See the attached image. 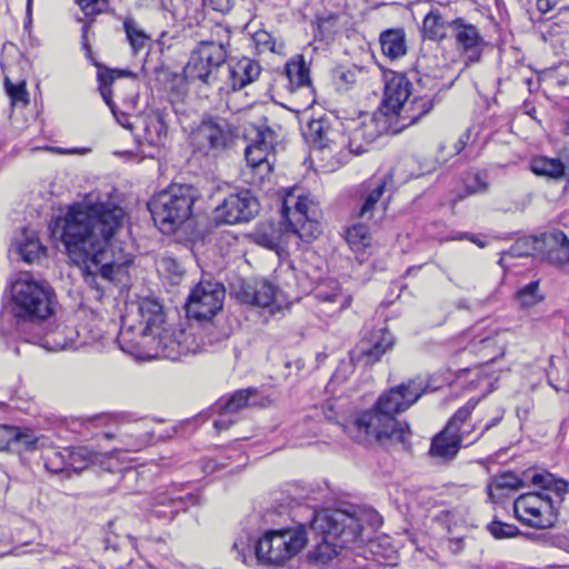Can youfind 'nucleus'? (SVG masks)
Here are the masks:
<instances>
[{
	"label": "nucleus",
	"instance_id": "nucleus-1",
	"mask_svg": "<svg viewBox=\"0 0 569 569\" xmlns=\"http://www.w3.org/2000/svg\"><path fill=\"white\" fill-rule=\"evenodd\" d=\"M123 220V209L114 203L77 202L50 224L52 237L61 241L70 260L82 267L84 281L98 291H103L98 277L112 279L117 262L111 241Z\"/></svg>",
	"mask_w": 569,
	"mask_h": 569
},
{
	"label": "nucleus",
	"instance_id": "nucleus-2",
	"mask_svg": "<svg viewBox=\"0 0 569 569\" xmlns=\"http://www.w3.org/2000/svg\"><path fill=\"white\" fill-rule=\"evenodd\" d=\"M427 390L428 383L422 378H412L381 393L372 408L337 423L348 437L365 447L390 441L407 448L411 436L409 425L396 416L413 406Z\"/></svg>",
	"mask_w": 569,
	"mask_h": 569
},
{
	"label": "nucleus",
	"instance_id": "nucleus-3",
	"mask_svg": "<svg viewBox=\"0 0 569 569\" xmlns=\"http://www.w3.org/2000/svg\"><path fill=\"white\" fill-rule=\"evenodd\" d=\"M57 295L46 281L20 277L10 286L0 308V335L6 339L39 341L50 323Z\"/></svg>",
	"mask_w": 569,
	"mask_h": 569
},
{
	"label": "nucleus",
	"instance_id": "nucleus-4",
	"mask_svg": "<svg viewBox=\"0 0 569 569\" xmlns=\"http://www.w3.org/2000/svg\"><path fill=\"white\" fill-rule=\"evenodd\" d=\"M310 527L322 537V541L309 551L310 563L327 565L338 558L341 569H378L375 560L352 557L347 545L362 541V523L356 511L326 509L315 512Z\"/></svg>",
	"mask_w": 569,
	"mask_h": 569
},
{
	"label": "nucleus",
	"instance_id": "nucleus-5",
	"mask_svg": "<svg viewBox=\"0 0 569 569\" xmlns=\"http://www.w3.org/2000/svg\"><path fill=\"white\" fill-rule=\"evenodd\" d=\"M307 531L303 523L293 527L267 530L259 539L250 535L239 536L233 550L243 563L252 559V550L258 565L280 567L293 559L307 545Z\"/></svg>",
	"mask_w": 569,
	"mask_h": 569
},
{
	"label": "nucleus",
	"instance_id": "nucleus-6",
	"mask_svg": "<svg viewBox=\"0 0 569 569\" xmlns=\"http://www.w3.org/2000/svg\"><path fill=\"white\" fill-rule=\"evenodd\" d=\"M230 39L231 31L228 27L213 26L210 36L201 39L191 50L183 70L186 78L208 87L219 86L222 88Z\"/></svg>",
	"mask_w": 569,
	"mask_h": 569
},
{
	"label": "nucleus",
	"instance_id": "nucleus-7",
	"mask_svg": "<svg viewBox=\"0 0 569 569\" xmlns=\"http://www.w3.org/2000/svg\"><path fill=\"white\" fill-rule=\"evenodd\" d=\"M199 199V191L191 184H171L151 197L148 209L154 224L163 233H171L188 221Z\"/></svg>",
	"mask_w": 569,
	"mask_h": 569
},
{
	"label": "nucleus",
	"instance_id": "nucleus-8",
	"mask_svg": "<svg viewBox=\"0 0 569 569\" xmlns=\"http://www.w3.org/2000/svg\"><path fill=\"white\" fill-rule=\"evenodd\" d=\"M540 489L520 495L513 502V512L521 523L543 530L556 526L561 499L551 490Z\"/></svg>",
	"mask_w": 569,
	"mask_h": 569
},
{
	"label": "nucleus",
	"instance_id": "nucleus-9",
	"mask_svg": "<svg viewBox=\"0 0 569 569\" xmlns=\"http://www.w3.org/2000/svg\"><path fill=\"white\" fill-rule=\"evenodd\" d=\"M237 139L236 126L218 116H204L190 134L194 150L211 158H219L231 150Z\"/></svg>",
	"mask_w": 569,
	"mask_h": 569
},
{
	"label": "nucleus",
	"instance_id": "nucleus-10",
	"mask_svg": "<svg viewBox=\"0 0 569 569\" xmlns=\"http://www.w3.org/2000/svg\"><path fill=\"white\" fill-rule=\"evenodd\" d=\"M281 223L286 232L297 234L303 241H310L320 233L316 212L309 209V200L302 196L287 194L281 206Z\"/></svg>",
	"mask_w": 569,
	"mask_h": 569
},
{
	"label": "nucleus",
	"instance_id": "nucleus-11",
	"mask_svg": "<svg viewBox=\"0 0 569 569\" xmlns=\"http://www.w3.org/2000/svg\"><path fill=\"white\" fill-rule=\"evenodd\" d=\"M224 287L220 282L201 280L189 293L187 316L198 321H209L222 309Z\"/></svg>",
	"mask_w": 569,
	"mask_h": 569
},
{
	"label": "nucleus",
	"instance_id": "nucleus-12",
	"mask_svg": "<svg viewBox=\"0 0 569 569\" xmlns=\"http://www.w3.org/2000/svg\"><path fill=\"white\" fill-rule=\"evenodd\" d=\"M199 503V496L184 491L182 487L158 489L149 501V512L161 521H171L180 511Z\"/></svg>",
	"mask_w": 569,
	"mask_h": 569
},
{
	"label": "nucleus",
	"instance_id": "nucleus-13",
	"mask_svg": "<svg viewBox=\"0 0 569 569\" xmlns=\"http://www.w3.org/2000/svg\"><path fill=\"white\" fill-rule=\"evenodd\" d=\"M199 503V496L184 491L182 487L158 489L149 501V512L161 521H171L180 511Z\"/></svg>",
	"mask_w": 569,
	"mask_h": 569
},
{
	"label": "nucleus",
	"instance_id": "nucleus-14",
	"mask_svg": "<svg viewBox=\"0 0 569 569\" xmlns=\"http://www.w3.org/2000/svg\"><path fill=\"white\" fill-rule=\"evenodd\" d=\"M178 329L161 328L149 333L148 340H142L138 346L126 347V333L120 332L119 343L121 349L138 359L151 360V359H169V352L173 345L178 343Z\"/></svg>",
	"mask_w": 569,
	"mask_h": 569
},
{
	"label": "nucleus",
	"instance_id": "nucleus-15",
	"mask_svg": "<svg viewBox=\"0 0 569 569\" xmlns=\"http://www.w3.org/2000/svg\"><path fill=\"white\" fill-rule=\"evenodd\" d=\"M340 127H342L341 122L331 120L327 116L310 118L302 128V136L313 149L332 152L346 144Z\"/></svg>",
	"mask_w": 569,
	"mask_h": 569
},
{
	"label": "nucleus",
	"instance_id": "nucleus-16",
	"mask_svg": "<svg viewBox=\"0 0 569 569\" xmlns=\"http://www.w3.org/2000/svg\"><path fill=\"white\" fill-rule=\"evenodd\" d=\"M259 201L249 189L229 193L217 206L216 219L226 224H236L251 220L259 212Z\"/></svg>",
	"mask_w": 569,
	"mask_h": 569
},
{
	"label": "nucleus",
	"instance_id": "nucleus-17",
	"mask_svg": "<svg viewBox=\"0 0 569 569\" xmlns=\"http://www.w3.org/2000/svg\"><path fill=\"white\" fill-rule=\"evenodd\" d=\"M263 406L260 392L257 388L240 389L228 398H220L213 410L218 413L213 426L218 431L227 430L237 421V413L247 407Z\"/></svg>",
	"mask_w": 569,
	"mask_h": 569
},
{
	"label": "nucleus",
	"instance_id": "nucleus-18",
	"mask_svg": "<svg viewBox=\"0 0 569 569\" xmlns=\"http://www.w3.org/2000/svg\"><path fill=\"white\" fill-rule=\"evenodd\" d=\"M174 113L178 121L182 124V117H187L183 106L172 103L171 109L156 110L141 119L142 134H136L137 141L142 143L144 141L151 147H159L164 144L168 137L169 122L171 114Z\"/></svg>",
	"mask_w": 569,
	"mask_h": 569
},
{
	"label": "nucleus",
	"instance_id": "nucleus-19",
	"mask_svg": "<svg viewBox=\"0 0 569 569\" xmlns=\"http://www.w3.org/2000/svg\"><path fill=\"white\" fill-rule=\"evenodd\" d=\"M411 94L412 83L405 73L391 70L385 72V91L380 112L386 117V122L392 119Z\"/></svg>",
	"mask_w": 569,
	"mask_h": 569
},
{
	"label": "nucleus",
	"instance_id": "nucleus-20",
	"mask_svg": "<svg viewBox=\"0 0 569 569\" xmlns=\"http://www.w3.org/2000/svg\"><path fill=\"white\" fill-rule=\"evenodd\" d=\"M501 331L497 327H480L479 325L471 330V340L467 350L479 355L483 365L495 362L505 356L506 341L500 337Z\"/></svg>",
	"mask_w": 569,
	"mask_h": 569
},
{
	"label": "nucleus",
	"instance_id": "nucleus-21",
	"mask_svg": "<svg viewBox=\"0 0 569 569\" xmlns=\"http://www.w3.org/2000/svg\"><path fill=\"white\" fill-rule=\"evenodd\" d=\"M395 345V337L387 328L371 331L365 336L351 351V360L363 366H372L390 351Z\"/></svg>",
	"mask_w": 569,
	"mask_h": 569
},
{
	"label": "nucleus",
	"instance_id": "nucleus-22",
	"mask_svg": "<svg viewBox=\"0 0 569 569\" xmlns=\"http://www.w3.org/2000/svg\"><path fill=\"white\" fill-rule=\"evenodd\" d=\"M436 96V93H426L415 94L411 99L409 98L388 122L389 130L392 133H399L406 128L418 123L435 108Z\"/></svg>",
	"mask_w": 569,
	"mask_h": 569
},
{
	"label": "nucleus",
	"instance_id": "nucleus-23",
	"mask_svg": "<svg viewBox=\"0 0 569 569\" xmlns=\"http://www.w3.org/2000/svg\"><path fill=\"white\" fill-rule=\"evenodd\" d=\"M538 254L551 264H566L569 262V238L559 229L541 233L538 236Z\"/></svg>",
	"mask_w": 569,
	"mask_h": 569
},
{
	"label": "nucleus",
	"instance_id": "nucleus-24",
	"mask_svg": "<svg viewBox=\"0 0 569 569\" xmlns=\"http://www.w3.org/2000/svg\"><path fill=\"white\" fill-rule=\"evenodd\" d=\"M450 29L453 31L457 44L468 54L469 61H479L485 39L478 27L458 17L450 20Z\"/></svg>",
	"mask_w": 569,
	"mask_h": 569
},
{
	"label": "nucleus",
	"instance_id": "nucleus-25",
	"mask_svg": "<svg viewBox=\"0 0 569 569\" xmlns=\"http://www.w3.org/2000/svg\"><path fill=\"white\" fill-rule=\"evenodd\" d=\"M261 73V67L258 61L242 57L236 63L226 62L223 72V82L233 91L241 90L252 83Z\"/></svg>",
	"mask_w": 569,
	"mask_h": 569
},
{
	"label": "nucleus",
	"instance_id": "nucleus-26",
	"mask_svg": "<svg viewBox=\"0 0 569 569\" xmlns=\"http://www.w3.org/2000/svg\"><path fill=\"white\" fill-rule=\"evenodd\" d=\"M78 330L68 326H59L54 330H49V323L44 325L43 338L39 341H27L38 345L49 351H60L66 349H78L84 345V341H77Z\"/></svg>",
	"mask_w": 569,
	"mask_h": 569
},
{
	"label": "nucleus",
	"instance_id": "nucleus-27",
	"mask_svg": "<svg viewBox=\"0 0 569 569\" xmlns=\"http://www.w3.org/2000/svg\"><path fill=\"white\" fill-rule=\"evenodd\" d=\"M349 136L346 143L349 151L353 154H361L368 151V148L381 134L373 118L361 122H353V127H348Z\"/></svg>",
	"mask_w": 569,
	"mask_h": 569
},
{
	"label": "nucleus",
	"instance_id": "nucleus-28",
	"mask_svg": "<svg viewBox=\"0 0 569 569\" xmlns=\"http://www.w3.org/2000/svg\"><path fill=\"white\" fill-rule=\"evenodd\" d=\"M139 330L142 340H148L149 333L159 330L164 322L162 305L154 298H143L137 305Z\"/></svg>",
	"mask_w": 569,
	"mask_h": 569
},
{
	"label": "nucleus",
	"instance_id": "nucleus-29",
	"mask_svg": "<svg viewBox=\"0 0 569 569\" xmlns=\"http://www.w3.org/2000/svg\"><path fill=\"white\" fill-rule=\"evenodd\" d=\"M12 250L27 263L39 261L46 254V248L40 243L37 233L28 228H23L13 238Z\"/></svg>",
	"mask_w": 569,
	"mask_h": 569
},
{
	"label": "nucleus",
	"instance_id": "nucleus-30",
	"mask_svg": "<svg viewBox=\"0 0 569 569\" xmlns=\"http://www.w3.org/2000/svg\"><path fill=\"white\" fill-rule=\"evenodd\" d=\"M37 443L38 439L29 430L21 431L17 427L0 425V451H31L37 448Z\"/></svg>",
	"mask_w": 569,
	"mask_h": 569
},
{
	"label": "nucleus",
	"instance_id": "nucleus-31",
	"mask_svg": "<svg viewBox=\"0 0 569 569\" xmlns=\"http://www.w3.org/2000/svg\"><path fill=\"white\" fill-rule=\"evenodd\" d=\"M243 303L256 307H269L274 301L276 288L267 281L256 282L254 284H242L238 293Z\"/></svg>",
	"mask_w": 569,
	"mask_h": 569
},
{
	"label": "nucleus",
	"instance_id": "nucleus-32",
	"mask_svg": "<svg viewBox=\"0 0 569 569\" xmlns=\"http://www.w3.org/2000/svg\"><path fill=\"white\" fill-rule=\"evenodd\" d=\"M382 53L390 60H397L407 53V37L403 28H389L379 36Z\"/></svg>",
	"mask_w": 569,
	"mask_h": 569
},
{
	"label": "nucleus",
	"instance_id": "nucleus-33",
	"mask_svg": "<svg viewBox=\"0 0 569 569\" xmlns=\"http://www.w3.org/2000/svg\"><path fill=\"white\" fill-rule=\"evenodd\" d=\"M388 183H392V177L390 174L371 180L368 183L366 194L363 196V202L358 211V217L360 219L368 220L372 218L373 209L385 193Z\"/></svg>",
	"mask_w": 569,
	"mask_h": 569
},
{
	"label": "nucleus",
	"instance_id": "nucleus-34",
	"mask_svg": "<svg viewBox=\"0 0 569 569\" xmlns=\"http://www.w3.org/2000/svg\"><path fill=\"white\" fill-rule=\"evenodd\" d=\"M462 442L460 433L447 432L445 428L432 439L430 455L443 459H452L459 451Z\"/></svg>",
	"mask_w": 569,
	"mask_h": 569
},
{
	"label": "nucleus",
	"instance_id": "nucleus-35",
	"mask_svg": "<svg viewBox=\"0 0 569 569\" xmlns=\"http://www.w3.org/2000/svg\"><path fill=\"white\" fill-rule=\"evenodd\" d=\"M315 296L319 301L330 305V308L327 310L330 315L347 309L352 300L351 296L341 291L337 282H332L331 287H318Z\"/></svg>",
	"mask_w": 569,
	"mask_h": 569
},
{
	"label": "nucleus",
	"instance_id": "nucleus-36",
	"mask_svg": "<svg viewBox=\"0 0 569 569\" xmlns=\"http://www.w3.org/2000/svg\"><path fill=\"white\" fill-rule=\"evenodd\" d=\"M531 171L537 176L559 180L566 176V163L563 152L560 158H549L546 156L536 157L530 162Z\"/></svg>",
	"mask_w": 569,
	"mask_h": 569
},
{
	"label": "nucleus",
	"instance_id": "nucleus-37",
	"mask_svg": "<svg viewBox=\"0 0 569 569\" xmlns=\"http://www.w3.org/2000/svg\"><path fill=\"white\" fill-rule=\"evenodd\" d=\"M284 73L291 89H299L311 84L309 67L302 56L290 59L286 63Z\"/></svg>",
	"mask_w": 569,
	"mask_h": 569
},
{
	"label": "nucleus",
	"instance_id": "nucleus-38",
	"mask_svg": "<svg viewBox=\"0 0 569 569\" xmlns=\"http://www.w3.org/2000/svg\"><path fill=\"white\" fill-rule=\"evenodd\" d=\"M178 343L173 345L174 348H171L169 352L172 361L179 360L182 356L196 355L203 350V342L198 340L191 329H178Z\"/></svg>",
	"mask_w": 569,
	"mask_h": 569
},
{
	"label": "nucleus",
	"instance_id": "nucleus-39",
	"mask_svg": "<svg viewBox=\"0 0 569 569\" xmlns=\"http://www.w3.org/2000/svg\"><path fill=\"white\" fill-rule=\"evenodd\" d=\"M465 193L457 196L455 201H460L467 196L485 194L490 189V177L487 170H470L463 178Z\"/></svg>",
	"mask_w": 569,
	"mask_h": 569
},
{
	"label": "nucleus",
	"instance_id": "nucleus-40",
	"mask_svg": "<svg viewBox=\"0 0 569 569\" xmlns=\"http://www.w3.org/2000/svg\"><path fill=\"white\" fill-rule=\"evenodd\" d=\"M426 37L432 41H441L447 37V29L450 21L446 20L440 10H430L422 22Z\"/></svg>",
	"mask_w": 569,
	"mask_h": 569
},
{
	"label": "nucleus",
	"instance_id": "nucleus-41",
	"mask_svg": "<svg viewBox=\"0 0 569 569\" xmlns=\"http://www.w3.org/2000/svg\"><path fill=\"white\" fill-rule=\"evenodd\" d=\"M264 118L261 123L252 126L247 131V138L249 139V146L260 147L272 150L278 140V134L266 123Z\"/></svg>",
	"mask_w": 569,
	"mask_h": 569
},
{
	"label": "nucleus",
	"instance_id": "nucleus-42",
	"mask_svg": "<svg viewBox=\"0 0 569 569\" xmlns=\"http://www.w3.org/2000/svg\"><path fill=\"white\" fill-rule=\"evenodd\" d=\"M530 481L533 486L551 490L552 493H557L558 498L561 499V503L565 500V496L569 495V482L562 478H557L550 472L535 473L530 478Z\"/></svg>",
	"mask_w": 569,
	"mask_h": 569
},
{
	"label": "nucleus",
	"instance_id": "nucleus-43",
	"mask_svg": "<svg viewBox=\"0 0 569 569\" xmlns=\"http://www.w3.org/2000/svg\"><path fill=\"white\" fill-rule=\"evenodd\" d=\"M338 19L336 13L317 16L316 21L312 22L315 39L326 42L332 40L338 32Z\"/></svg>",
	"mask_w": 569,
	"mask_h": 569
},
{
	"label": "nucleus",
	"instance_id": "nucleus-44",
	"mask_svg": "<svg viewBox=\"0 0 569 569\" xmlns=\"http://www.w3.org/2000/svg\"><path fill=\"white\" fill-rule=\"evenodd\" d=\"M536 253H538V236L519 238L502 253L499 263L502 264L506 257L522 258L535 256Z\"/></svg>",
	"mask_w": 569,
	"mask_h": 569
},
{
	"label": "nucleus",
	"instance_id": "nucleus-45",
	"mask_svg": "<svg viewBox=\"0 0 569 569\" xmlns=\"http://www.w3.org/2000/svg\"><path fill=\"white\" fill-rule=\"evenodd\" d=\"M346 241L353 251H361L370 246L371 236L365 223H355L346 230Z\"/></svg>",
	"mask_w": 569,
	"mask_h": 569
},
{
	"label": "nucleus",
	"instance_id": "nucleus-46",
	"mask_svg": "<svg viewBox=\"0 0 569 569\" xmlns=\"http://www.w3.org/2000/svg\"><path fill=\"white\" fill-rule=\"evenodd\" d=\"M94 64L99 68L98 82H99V90H100L101 97L106 103H110L112 101L110 86L113 83V81L117 78H120L122 76H129V74H131V72L126 71V70H110V69L102 70L100 64H98L97 62H94Z\"/></svg>",
	"mask_w": 569,
	"mask_h": 569
},
{
	"label": "nucleus",
	"instance_id": "nucleus-47",
	"mask_svg": "<svg viewBox=\"0 0 569 569\" xmlns=\"http://www.w3.org/2000/svg\"><path fill=\"white\" fill-rule=\"evenodd\" d=\"M269 152V149L248 144L244 150V157L250 167L263 174L264 171L267 173L271 171V164L268 161Z\"/></svg>",
	"mask_w": 569,
	"mask_h": 569
},
{
	"label": "nucleus",
	"instance_id": "nucleus-48",
	"mask_svg": "<svg viewBox=\"0 0 569 569\" xmlns=\"http://www.w3.org/2000/svg\"><path fill=\"white\" fill-rule=\"evenodd\" d=\"M70 471L79 473L88 467L93 459V453L87 447L64 449Z\"/></svg>",
	"mask_w": 569,
	"mask_h": 569
},
{
	"label": "nucleus",
	"instance_id": "nucleus-49",
	"mask_svg": "<svg viewBox=\"0 0 569 569\" xmlns=\"http://www.w3.org/2000/svg\"><path fill=\"white\" fill-rule=\"evenodd\" d=\"M123 29L133 53H138L147 46L148 41L150 40V38L142 29L138 27L137 22L132 18H127L123 21Z\"/></svg>",
	"mask_w": 569,
	"mask_h": 569
},
{
	"label": "nucleus",
	"instance_id": "nucleus-50",
	"mask_svg": "<svg viewBox=\"0 0 569 569\" xmlns=\"http://www.w3.org/2000/svg\"><path fill=\"white\" fill-rule=\"evenodd\" d=\"M516 299L523 309H529L542 301L545 297L539 292V281H531L520 288L516 293Z\"/></svg>",
	"mask_w": 569,
	"mask_h": 569
},
{
	"label": "nucleus",
	"instance_id": "nucleus-51",
	"mask_svg": "<svg viewBox=\"0 0 569 569\" xmlns=\"http://www.w3.org/2000/svg\"><path fill=\"white\" fill-rule=\"evenodd\" d=\"M478 403V398H470L461 408H459L446 426L447 432L459 433L461 425L470 417Z\"/></svg>",
	"mask_w": 569,
	"mask_h": 569
},
{
	"label": "nucleus",
	"instance_id": "nucleus-52",
	"mask_svg": "<svg viewBox=\"0 0 569 569\" xmlns=\"http://www.w3.org/2000/svg\"><path fill=\"white\" fill-rule=\"evenodd\" d=\"M252 39L260 52L270 51L281 53L284 49L283 42L278 43L273 36L266 30L254 32Z\"/></svg>",
	"mask_w": 569,
	"mask_h": 569
},
{
	"label": "nucleus",
	"instance_id": "nucleus-53",
	"mask_svg": "<svg viewBox=\"0 0 569 569\" xmlns=\"http://www.w3.org/2000/svg\"><path fill=\"white\" fill-rule=\"evenodd\" d=\"M4 88L13 106H27L29 103V93L27 91V83L24 80L13 83L8 77H6Z\"/></svg>",
	"mask_w": 569,
	"mask_h": 569
},
{
	"label": "nucleus",
	"instance_id": "nucleus-54",
	"mask_svg": "<svg viewBox=\"0 0 569 569\" xmlns=\"http://www.w3.org/2000/svg\"><path fill=\"white\" fill-rule=\"evenodd\" d=\"M44 466L51 473L59 475L66 472L70 476L71 472L64 450L48 453L44 458Z\"/></svg>",
	"mask_w": 569,
	"mask_h": 569
},
{
	"label": "nucleus",
	"instance_id": "nucleus-55",
	"mask_svg": "<svg viewBox=\"0 0 569 569\" xmlns=\"http://www.w3.org/2000/svg\"><path fill=\"white\" fill-rule=\"evenodd\" d=\"M490 535L498 540L510 539L522 536V531L515 525L506 523L499 520H493L487 526Z\"/></svg>",
	"mask_w": 569,
	"mask_h": 569
},
{
	"label": "nucleus",
	"instance_id": "nucleus-56",
	"mask_svg": "<svg viewBox=\"0 0 569 569\" xmlns=\"http://www.w3.org/2000/svg\"><path fill=\"white\" fill-rule=\"evenodd\" d=\"M282 232L273 227L270 230H261L254 234L256 242L267 249L278 251L282 244Z\"/></svg>",
	"mask_w": 569,
	"mask_h": 569
},
{
	"label": "nucleus",
	"instance_id": "nucleus-57",
	"mask_svg": "<svg viewBox=\"0 0 569 569\" xmlns=\"http://www.w3.org/2000/svg\"><path fill=\"white\" fill-rule=\"evenodd\" d=\"M492 487L497 490H517L523 487V481L516 473L508 471L499 475L493 483L487 487L489 495H491Z\"/></svg>",
	"mask_w": 569,
	"mask_h": 569
},
{
	"label": "nucleus",
	"instance_id": "nucleus-58",
	"mask_svg": "<svg viewBox=\"0 0 569 569\" xmlns=\"http://www.w3.org/2000/svg\"><path fill=\"white\" fill-rule=\"evenodd\" d=\"M76 2L87 17L99 14L108 7V0H76Z\"/></svg>",
	"mask_w": 569,
	"mask_h": 569
},
{
	"label": "nucleus",
	"instance_id": "nucleus-59",
	"mask_svg": "<svg viewBox=\"0 0 569 569\" xmlns=\"http://www.w3.org/2000/svg\"><path fill=\"white\" fill-rule=\"evenodd\" d=\"M336 84L340 89H348L357 80V71L353 69H337L333 73Z\"/></svg>",
	"mask_w": 569,
	"mask_h": 569
},
{
	"label": "nucleus",
	"instance_id": "nucleus-60",
	"mask_svg": "<svg viewBox=\"0 0 569 569\" xmlns=\"http://www.w3.org/2000/svg\"><path fill=\"white\" fill-rule=\"evenodd\" d=\"M161 266L163 270L168 273L172 282H178L183 274L182 267L173 258L163 259Z\"/></svg>",
	"mask_w": 569,
	"mask_h": 569
},
{
	"label": "nucleus",
	"instance_id": "nucleus-61",
	"mask_svg": "<svg viewBox=\"0 0 569 569\" xmlns=\"http://www.w3.org/2000/svg\"><path fill=\"white\" fill-rule=\"evenodd\" d=\"M503 416H505V409L499 408V407L496 408L492 417L488 421L485 422V425L481 427V430L478 433V436L475 438V440L480 439L487 431H489L491 428L498 426L501 422V420L503 419Z\"/></svg>",
	"mask_w": 569,
	"mask_h": 569
},
{
	"label": "nucleus",
	"instance_id": "nucleus-62",
	"mask_svg": "<svg viewBox=\"0 0 569 569\" xmlns=\"http://www.w3.org/2000/svg\"><path fill=\"white\" fill-rule=\"evenodd\" d=\"M108 107L110 108L112 114L114 116L117 122L122 126L123 128H127L129 130H131L133 132V129H134V126L133 123L130 121V116L124 113V112H120L116 104L113 103V101H111L110 103H107Z\"/></svg>",
	"mask_w": 569,
	"mask_h": 569
},
{
	"label": "nucleus",
	"instance_id": "nucleus-63",
	"mask_svg": "<svg viewBox=\"0 0 569 569\" xmlns=\"http://www.w3.org/2000/svg\"><path fill=\"white\" fill-rule=\"evenodd\" d=\"M202 4L221 13L229 12L233 7L232 0H202Z\"/></svg>",
	"mask_w": 569,
	"mask_h": 569
},
{
	"label": "nucleus",
	"instance_id": "nucleus-64",
	"mask_svg": "<svg viewBox=\"0 0 569 569\" xmlns=\"http://www.w3.org/2000/svg\"><path fill=\"white\" fill-rule=\"evenodd\" d=\"M88 28H89L88 24H84L82 27V48L86 50L87 59L92 61L93 60V58H92V50L90 48V44H89L88 38H87Z\"/></svg>",
	"mask_w": 569,
	"mask_h": 569
}]
</instances>
